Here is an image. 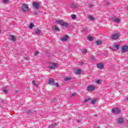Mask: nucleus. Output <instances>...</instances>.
Listing matches in <instances>:
<instances>
[{"mask_svg":"<svg viewBox=\"0 0 128 128\" xmlns=\"http://www.w3.org/2000/svg\"><path fill=\"white\" fill-rule=\"evenodd\" d=\"M21 8L23 12H28V10H30V8H28V4H22Z\"/></svg>","mask_w":128,"mask_h":128,"instance_id":"obj_1","label":"nucleus"},{"mask_svg":"<svg viewBox=\"0 0 128 128\" xmlns=\"http://www.w3.org/2000/svg\"><path fill=\"white\" fill-rule=\"evenodd\" d=\"M32 6L34 8L35 10H38V8H40V4L38 2H33Z\"/></svg>","mask_w":128,"mask_h":128,"instance_id":"obj_2","label":"nucleus"},{"mask_svg":"<svg viewBox=\"0 0 128 128\" xmlns=\"http://www.w3.org/2000/svg\"><path fill=\"white\" fill-rule=\"evenodd\" d=\"M96 90V86H88L87 87V90H88V92H94V90Z\"/></svg>","mask_w":128,"mask_h":128,"instance_id":"obj_3","label":"nucleus"},{"mask_svg":"<svg viewBox=\"0 0 128 128\" xmlns=\"http://www.w3.org/2000/svg\"><path fill=\"white\" fill-rule=\"evenodd\" d=\"M58 63H52L51 65L49 66V68H50V70H54V68H58Z\"/></svg>","mask_w":128,"mask_h":128,"instance_id":"obj_4","label":"nucleus"},{"mask_svg":"<svg viewBox=\"0 0 128 128\" xmlns=\"http://www.w3.org/2000/svg\"><path fill=\"white\" fill-rule=\"evenodd\" d=\"M112 112L114 114H120V109L118 108H114L112 110Z\"/></svg>","mask_w":128,"mask_h":128,"instance_id":"obj_5","label":"nucleus"},{"mask_svg":"<svg viewBox=\"0 0 128 128\" xmlns=\"http://www.w3.org/2000/svg\"><path fill=\"white\" fill-rule=\"evenodd\" d=\"M120 48V45L116 44L114 45L112 47L110 48V49L112 50H114V52H116V50H118Z\"/></svg>","mask_w":128,"mask_h":128,"instance_id":"obj_6","label":"nucleus"},{"mask_svg":"<svg viewBox=\"0 0 128 128\" xmlns=\"http://www.w3.org/2000/svg\"><path fill=\"white\" fill-rule=\"evenodd\" d=\"M120 38V34H114L112 35V38L115 40Z\"/></svg>","mask_w":128,"mask_h":128,"instance_id":"obj_7","label":"nucleus"},{"mask_svg":"<svg viewBox=\"0 0 128 128\" xmlns=\"http://www.w3.org/2000/svg\"><path fill=\"white\" fill-rule=\"evenodd\" d=\"M9 36L10 40H12V42H16V36L10 35Z\"/></svg>","mask_w":128,"mask_h":128,"instance_id":"obj_8","label":"nucleus"},{"mask_svg":"<svg viewBox=\"0 0 128 128\" xmlns=\"http://www.w3.org/2000/svg\"><path fill=\"white\" fill-rule=\"evenodd\" d=\"M56 22L58 24H60V26H62V23L64 22V20H60L58 19H56L55 20Z\"/></svg>","mask_w":128,"mask_h":128,"instance_id":"obj_9","label":"nucleus"},{"mask_svg":"<svg viewBox=\"0 0 128 128\" xmlns=\"http://www.w3.org/2000/svg\"><path fill=\"white\" fill-rule=\"evenodd\" d=\"M122 50L123 52H126L128 50V47L126 46H124L122 47Z\"/></svg>","mask_w":128,"mask_h":128,"instance_id":"obj_10","label":"nucleus"},{"mask_svg":"<svg viewBox=\"0 0 128 128\" xmlns=\"http://www.w3.org/2000/svg\"><path fill=\"white\" fill-rule=\"evenodd\" d=\"M74 72L76 74H82V70H80V69H76L74 70Z\"/></svg>","mask_w":128,"mask_h":128,"instance_id":"obj_11","label":"nucleus"},{"mask_svg":"<svg viewBox=\"0 0 128 128\" xmlns=\"http://www.w3.org/2000/svg\"><path fill=\"white\" fill-rule=\"evenodd\" d=\"M52 28L53 30H55L56 32H60V28L56 26H53Z\"/></svg>","mask_w":128,"mask_h":128,"instance_id":"obj_12","label":"nucleus"},{"mask_svg":"<svg viewBox=\"0 0 128 128\" xmlns=\"http://www.w3.org/2000/svg\"><path fill=\"white\" fill-rule=\"evenodd\" d=\"M49 84H52V86L54 85V81L53 78H50L48 81Z\"/></svg>","mask_w":128,"mask_h":128,"instance_id":"obj_13","label":"nucleus"},{"mask_svg":"<svg viewBox=\"0 0 128 128\" xmlns=\"http://www.w3.org/2000/svg\"><path fill=\"white\" fill-rule=\"evenodd\" d=\"M68 36L66 35L64 37L61 38L60 40L62 42H66V40H68Z\"/></svg>","mask_w":128,"mask_h":128,"instance_id":"obj_14","label":"nucleus"},{"mask_svg":"<svg viewBox=\"0 0 128 128\" xmlns=\"http://www.w3.org/2000/svg\"><path fill=\"white\" fill-rule=\"evenodd\" d=\"M112 20L114 22H119L120 20V18H113Z\"/></svg>","mask_w":128,"mask_h":128,"instance_id":"obj_15","label":"nucleus"},{"mask_svg":"<svg viewBox=\"0 0 128 128\" xmlns=\"http://www.w3.org/2000/svg\"><path fill=\"white\" fill-rule=\"evenodd\" d=\"M40 32H42V31H40V29H36L34 30V34H40Z\"/></svg>","mask_w":128,"mask_h":128,"instance_id":"obj_16","label":"nucleus"},{"mask_svg":"<svg viewBox=\"0 0 128 128\" xmlns=\"http://www.w3.org/2000/svg\"><path fill=\"white\" fill-rule=\"evenodd\" d=\"M98 68H104V64L102 63H99L97 65Z\"/></svg>","mask_w":128,"mask_h":128,"instance_id":"obj_17","label":"nucleus"},{"mask_svg":"<svg viewBox=\"0 0 128 128\" xmlns=\"http://www.w3.org/2000/svg\"><path fill=\"white\" fill-rule=\"evenodd\" d=\"M62 26H65L66 28H68V24L66 22H64L63 21V23L62 24Z\"/></svg>","mask_w":128,"mask_h":128,"instance_id":"obj_18","label":"nucleus"},{"mask_svg":"<svg viewBox=\"0 0 128 128\" xmlns=\"http://www.w3.org/2000/svg\"><path fill=\"white\" fill-rule=\"evenodd\" d=\"M102 82V80H97L95 81L96 84H100Z\"/></svg>","mask_w":128,"mask_h":128,"instance_id":"obj_19","label":"nucleus"},{"mask_svg":"<svg viewBox=\"0 0 128 128\" xmlns=\"http://www.w3.org/2000/svg\"><path fill=\"white\" fill-rule=\"evenodd\" d=\"M2 2L4 4H6L10 3V0H2Z\"/></svg>","mask_w":128,"mask_h":128,"instance_id":"obj_20","label":"nucleus"},{"mask_svg":"<svg viewBox=\"0 0 128 128\" xmlns=\"http://www.w3.org/2000/svg\"><path fill=\"white\" fill-rule=\"evenodd\" d=\"M55 126H56V123L54 122V123L52 124V125H50L49 126V128H54Z\"/></svg>","mask_w":128,"mask_h":128,"instance_id":"obj_21","label":"nucleus"},{"mask_svg":"<svg viewBox=\"0 0 128 128\" xmlns=\"http://www.w3.org/2000/svg\"><path fill=\"white\" fill-rule=\"evenodd\" d=\"M71 18H72V20H76V14L72 15Z\"/></svg>","mask_w":128,"mask_h":128,"instance_id":"obj_22","label":"nucleus"},{"mask_svg":"<svg viewBox=\"0 0 128 128\" xmlns=\"http://www.w3.org/2000/svg\"><path fill=\"white\" fill-rule=\"evenodd\" d=\"M34 24L32 23H31V24H30L29 28H30V30H32V28H34Z\"/></svg>","mask_w":128,"mask_h":128,"instance_id":"obj_23","label":"nucleus"},{"mask_svg":"<svg viewBox=\"0 0 128 128\" xmlns=\"http://www.w3.org/2000/svg\"><path fill=\"white\" fill-rule=\"evenodd\" d=\"M96 102V99H94L92 100L91 103L92 104H94Z\"/></svg>","mask_w":128,"mask_h":128,"instance_id":"obj_24","label":"nucleus"},{"mask_svg":"<svg viewBox=\"0 0 128 128\" xmlns=\"http://www.w3.org/2000/svg\"><path fill=\"white\" fill-rule=\"evenodd\" d=\"M88 40H90V42L92 40V38L91 36H88Z\"/></svg>","mask_w":128,"mask_h":128,"instance_id":"obj_25","label":"nucleus"},{"mask_svg":"<svg viewBox=\"0 0 128 128\" xmlns=\"http://www.w3.org/2000/svg\"><path fill=\"white\" fill-rule=\"evenodd\" d=\"M86 52H88L86 49H84L82 50V54H86Z\"/></svg>","mask_w":128,"mask_h":128,"instance_id":"obj_26","label":"nucleus"},{"mask_svg":"<svg viewBox=\"0 0 128 128\" xmlns=\"http://www.w3.org/2000/svg\"><path fill=\"white\" fill-rule=\"evenodd\" d=\"M122 122H124V120L122 118H120L118 119V122H120V124H122Z\"/></svg>","mask_w":128,"mask_h":128,"instance_id":"obj_27","label":"nucleus"},{"mask_svg":"<svg viewBox=\"0 0 128 128\" xmlns=\"http://www.w3.org/2000/svg\"><path fill=\"white\" fill-rule=\"evenodd\" d=\"M88 18H90V20H94V18L92 16H90Z\"/></svg>","mask_w":128,"mask_h":128,"instance_id":"obj_28","label":"nucleus"},{"mask_svg":"<svg viewBox=\"0 0 128 128\" xmlns=\"http://www.w3.org/2000/svg\"><path fill=\"white\" fill-rule=\"evenodd\" d=\"M102 41H97L96 44H98V46H100V44H102Z\"/></svg>","mask_w":128,"mask_h":128,"instance_id":"obj_29","label":"nucleus"},{"mask_svg":"<svg viewBox=\"0 0 128 128\" xmlns=\"http://www.w3.org/2000/svg\"><path fill=\"white\" fill-rule=\"evenodd\" d=\"M72 80V78H70L67 77V78H65L64 80H66H66Z\"/></svg>","mask_w":128,"mask_h":128,"instance_id":"obj_30","label":"nucleus"},{"mask_svg":"<svg viewBox=\"0 0 128 128\" xmlns=\"http://www.w3.org/2000/svg\"><path fill=\"white\" fill-rule=\"evenodd\" d=\"M71 6L74 8H76V4H72L71 5Z\"/></svg>","mask_w":128,"mask_h":128,"instance_id":"obj_31","label":"nucleus"},{"mask_svg":"<svg viewBox=\"0 0 128 128\" xmlns=\"http://www.w3.org/2000/svg\"><path fill=\"white\" fill-rule=\"evenodd\" d=\"M90 100V98L84 99V102H88V100Z\"/></svg>","mask_w":128,"mask_h":128,"instance_id":"obj_32","label":"nucleus"},{"mask_svg":"<svg viewBox=\"0 0 128 128\" xmlns=\"http://www.w3.org/2000/svg\"><path fill=\"white\" fill-rule=\"evenodd\" d=\"M33 84H34V86H36V80H34L32 82Z\"/></svg>","mask_w":128,"mask_h":128,"instance_id":"obj_33","label":"nucleus"},{"mask_svg":"<svg viewBox=\"0 0 128 128\" xmlns=\"http://www.w3.org/2000/svg\"><path fill=\"white\" fill-rule=\"evenodd\" d=\"M3 92H4V94H8V90H4Z\"/></svg>","mask_w":128,"mask_h":128,"instance_id":"obj_34","label":"nucleus"},{"mask_svg":"<svg viewBox=\"0 0 128 128\" xmlns=\"http://www.w3.org/2000/svg\"><path fill=\"white\" fill-rule=\"evenodd\" d=\"M38 54H39L38 51H36V52H35V55H36V56H38Z\"/></svg>","mask_w":128,"mask_h":128,"instance_id":"obj_35","label":"nucleus"},{"mask_svg":"<svg viewBox=\"0 0 128 128\" xmlns=\"http://www.w3.org/2000/svg\"><path fill=\"white\" fill-rule=\"evenodd\" d=\"M71 96H76V93H73V94H72Z\"/></svg>","mask_w":128,"mask_h":128,"instance_id":"obj_36","label":"nucleus"},{"mask_svg":"<svg viewBox=\"0 0 128 128\" xmlns=\"http://www.w3.org/2000/svg\"><path fill=\"white\" fill-rule=\"evenodd\" d=\"M54 85H56V86H57L58 88V83L56 82L55 84H54Z\"/></svg>","mask_w":128,"mask_h":128,"instance_id":"obj_37","label":"nucleus"},{"mask_svg":"<svg viewBox=\"0 0 128 128\" xmlns=\"http://www.w3.org/2000/svg\"><path fill=\"white\" fill-rule=\"evenodd\" d=\"M126 102H128V98H126Z\"/></svg>","mask_w":128,"mask_h":128,"instance_id":"obj_38","label":"nucleus"},{"mask_svg":"<svg viewBox=\"0 0 128 128\" xmlns=\"http://www.w3.org/2000/svg\"><path fill=\"white\" fill-rule=\"evenodd\" d=\"M80 64H82V62H80Z\"/></svg>","mask_w":128,"mask_h":128,"instance_id":"obj_39","label":"nucleus"},{"mask_svg":"<svg viewBox=\"0 0 128 128\" xmlns=\"http://www.w3.org/2000/svg\"><path fill=\"white\" fill-rule=\"evenodd\" d=\"M2 32V31L0 30V32Z\"/></svg>","mask_w":128,"mask_h":128,"instance_id":"obj_40","label":"nucleus"}]
</instances>
